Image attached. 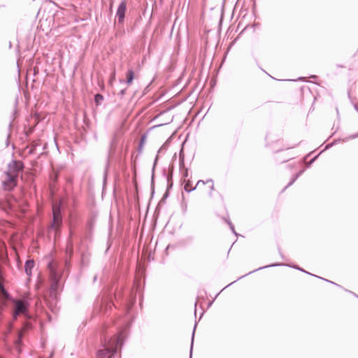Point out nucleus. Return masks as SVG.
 I'll return each instance as SVG.
<instances>
[{"label": "nucleus", "instance_id": "nucleus-10", "mask_svg": "<svg viewBox=\"0 0 358 358\" xmlns=\"http://www.w3.org/2000/svg\"><path fill=\"white\" fill-rule=\"evenodd\" d=\"M0 290H1V297L2 301L6 300L8 297V294L7 293V292L5 290V289L3 288V287L1 285H0Z\"/></svg>", "mask_w": 358, "mask_h": 358}, {"label": "nucleus", "instance_id": "nucleus-9", "mask_svg": "<svg viewBox=\"0 0 358 358\" xmlns=\"http://www.w3.org/2000/svg\"><path fill=\"white\" fill-rule=\"evenodd\" d=\"M134 78V72L132 69H129L126 73V83L128 85H131Z\"/></svg>", "mask_w": 358, "mask_h": 358}, {"label": "nucleus", "instance_id": "nucleus-14", "mask_svg": "<svg viewBox=\"0 0 358 358\" xmlns=\"http://www.w3.org/2000/svg\"><path fill=\"white\" fill-rule=\"evenodd\" d=\"M0 358H1V357H0Z\"/></svg>", "mask_w": 358, "mask_h": 358}, {"label": "nucleus", "instance_id": "nucleus-12", "mask_svg": "<svg viewBox=\"0 0 358 358\" xmlns=\"http://www.w3.org/2000/svg\"><path fill=\"white\" fill-rule=\"evenodd\" d=\"M51 272H52V275L55 278L56 277H55V275L54 272H53L52 271Z\"/></svg>", "mask_w": 358, "mask_h": 358}, {"label": "nucleus", "instance_id": "nucleus-2", "mask_svg": "<svg viewBox=\"0 0 358 358\" xmlns=\"http://www.w3.org/2000/svg\"><path fill=\"white\" fill-rule=\"evenodd\" d=\"M116 344L117 340L111 338L97 351L96 358H111L116 350Z\"/></svg>", "mask_w": 358, "mask_h": 358}, {"label": "nucleus", "instance_id": "nucleus-8", "mask_svg": "<svg viewBox=\"0 0 358 358\" xmlns=\"http://www.w3.org/2000/svg\"><path fill=\"white\" fill-rule=\"evenodd\" d=\"M34 266V260H27L24 265L25 272L27 275L30 276L31 275V269Z\"/></svg>", "mask_w": 358, "mask_h": 358}, {"label": "nucleus", "instance_id": "nucleus-4", "mask_svg": "<svg viewBox=\"0 0 358 358\" xmlns=\"http://www.w3.org/2000/svg\"><path fill=\"white\" fill-rule=\"evenodd\" d=\"M23 169V164L20 161H12L8 166L6 173L17 178L19 172Z\"/></svg>", "mask_w": 358, "mask_h": 358}, {"label": "nucleus", "instance_id": "nucleus-5", "mask_svg": "<svg viewBox=\"0 0 358 358\" xmlns=\"http://www.w3.org/2000/svg\"><path fill=\"white\" fill-rule=\"evenodd\" d=\"M52 213L53 221L52 224V227L55 229H58L60 224H62V216L60 213L59 207L57 206V204L53 205Z\"/></svg>", "mask_w": 358, "mask_h": 358}, {"label": "nucleus", "instance_id": "nucleus-11", "mask_svg": "<svg viewBox=\"0 0 358 358\" xmlns=\"http://www.w3.org/2000/svg\"><path fill=\"white\" fill-rule=\"evenodd\" d=\"M103 101V96L99 94H96L94 98V102L96 106L100 105Z\"/></svg>", "mask_w": 358, "mask_h": 358}, {"label": "nucleus", "instance_id": "nucleus-3", "mask_svg": "<svg viewBox=\"0 0 358 358\" xmlns=\"http://www.w3.org/2000/svg\"><path fill=\"white\" fill-rule=\"evenodd\" d=\"M2 184L5 190L10 191L17 185V178L5 173L2 179Z\"/></svg>", "mask_w": 358, "mask_h": 358}, {"label": "nucleus", "instance_id": "nucleus-1", "mask_svg": "<svg viewBox=\"0 0 358 358\" xmlns=\"http://www.w3.org/2000/svg\"><path fill=\"white\" fill-rule=\"evenodd\" d=\"M184 189L186 192H191L194 189H198L204 193L211 194L215 190V184L213 180H207L206 181L199 180L194 187L191 182L187 180L185 183Z\"/></svg>", "mask_w": 358, "mask_h": 358}, {"label": "nucleus", "instance_id": "nucleus-7", "mask_svg": "<svg viewBox=\"0 0 358 358\" xmlns=\"http://www.w3.org/2000/svg\"><path fill=\"white\" fill-rule=\"evenodd\" d=\"M27 304L22 301H15V315H19L20 313H24L27 310Z\"/></svg>", "mask_w": 358, "mask_h": 358}, {"label": "nucleus", "instance_id": "nucleus-6", "mask_svg": "<svg viewBox=\"0 0 358 358\" xmlns=\"http://www.w3.org/2000/svg\"><path fill=\"white\" fill-rule=\"evenodd\" d=\"M126 10L127 2L126 1H122L120 3L116 13V16L117 17L119 23H122L124 22Z\"/></svg>", "mask_w": 358, "mask_h": 358}, {"label": "nucleus", "instance_id": "nucleus-13", "mask_svg": "<svg viewBox=\"0 0 358 358\" xmlns=\"http://www.w3.org/2000/svg\"><path fill=\"white\" fill-rule=\"evenodd\" d=\"M357 136H358V133H357Z\"/></svg>", "mask_w": 358, "mask_h": 358}]
</instances>
